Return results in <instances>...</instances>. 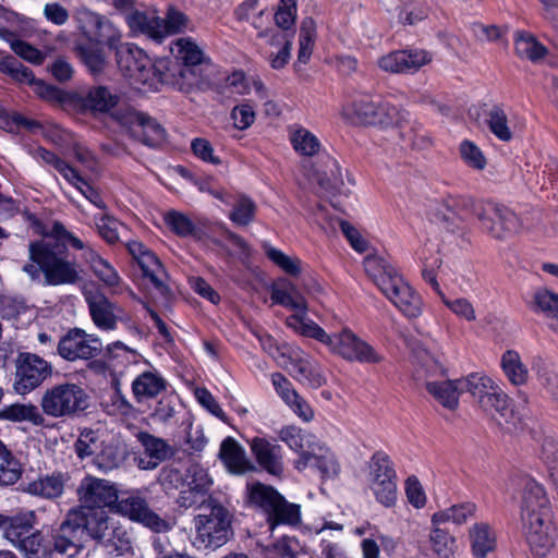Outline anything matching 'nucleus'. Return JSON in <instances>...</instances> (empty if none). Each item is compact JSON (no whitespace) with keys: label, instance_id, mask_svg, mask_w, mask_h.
I'll list each match as a JSON object with an SVG mask.
<instances>
[{"label":"nucleus","instance_id":"obj_14","mask_svg":"<svg viewBox=\"0 0 558 558\" xmlns=\"http://www.w3.org/2000/svg\"><path fill=\"white\" fill-rule=\"evenodd\" d=\"M80 507L72 510H112L118 501V488L114 483L96 476H85L77 488Z\"/></svg>","mask_w":558,"mask_h":558},{"label":"nucleus","instance_id":"obj_5","mask_svg":"<svg viewBox=\"0 0 558 558\" xmlns=\"http://www.w3.org/2000/svg\"><path fill=\"white\" fill-rule=\"evenodd\" d=\"M82 515L83 534H88L109 553L123 554L130 548L128 532L108 514V510L88 511L77 510Z\"/></svg>","mask_w":558,"mask_h":558},{"label":"nucleus","instance_id":"obj_3","mask_svg":"<svg viewBox=\"0 0 558 558\" xmlns=\"http://www.w3.org/2000/svg\"><path fill=\"white\" fill-rule=\"evenodd\" d=\"M307 338L325 344L329 351L345 361L377 364L383 356L365 340L349 328L332 335L327 333L319 325H307Z\"/></svg>","mask_w":558,"mask_h":558},{"label":"nucleus","instance_id":"obj_36","mask_svg":"<svg viewBox=\"0 0 558 558\" xmlns=\"http://www.w3.org/2000/svg\"><path fill=\"white\" fill-rule=\"evenodd\" d=\"M501 369L513 386H523L529 381L530 372L522 362L520 354L514 350H507L500 360Z\"/></svg>","mask_w":558,"mask_h":558},{"label":"nucleus","instance_id":"obj_33","mask_svg":"<svg viewBox=\"0 0 558 558\" xmlns=\"http://www.w3.org/2000/svg\"><path fill=\"white\" fill-rule=\"evenodd\" d=\"M166 389V380L156 372H144L132 381V392L137 402L156 398Z\"/></svg>","mask_w":558,"mask_h":558},{"label":"nucleus","instance_id":"obj_40","mask_svg":"<svg viewBox=\"0 0 558 558\" xmlns=\"http://www.w3.org/2000/svg\"><path fill=\"white\" fill-rule=\"evenodd\" d=\"M29 154L34 159L45 165L51 166L57 170L69 183H77L78 172L66 161L62 160L52 151L47 150L44 147H35L29 150Z\"/></svg>","mask_w":558,"mask_h":558},{"label":"nucleus","instance_id":"obj_38","mask_svg":"<svg viewBox=\"0 0 558 558\" xmlns=\"http://www.w3.org/2000/svg\"><path fill=\"white\" fill-rule=\"evenodd\" d=\"M29 494L47 499L58 498L64 490V477L61 473H53L31 482L26 489Z\"/></svg>","mask_w":558,"mask_h":558},{"label":"nucleus","instance_id":"obj_16","mask_svg":"<svg viewBox=\"0 0 558 558\" xmlns=\"http://www.w3.org/2000/svg\"><path fill=\"white\" fill-rule=\"evenodd\" d=\"M101 350L100 338L81 328L70 329L57 344V353L68 362L92 360L98 356Z\"/></svg>","mask_w":558,"mask_h":558},{"label":"nucleus","instance_id":"obj_51","mask_svg":"<svg viewBox=\"0 0 558 558\" xmlns=\"http://www.w3.org/2000/svg\"><path fill=\"white\" fill-rule=\"evenodd\" d=\"M94 222L98 234L109 244H114L120 240V229L124 226L114 217L107 213L96 215Z\"/></svg>","mask_w":558,"mask_h":558},{"label":"nucleus","instance_id":"obj_27","mask_svg":"<svg viewBox=\"0 0 558 558\" xmlns=\"http://www.w3.org/2000/svg\"><path fill=\"white\" fill-rule=\"evenodd\" d=\"M250 448L258 465L267 473L280 476L283 473L282 447L266 438L254 437L250 440Z\"/></svg>","mask_w":558,"mask_h":558},{"label":"nucleus","instance_id":"obj_49","mask_svg":"<svg viewBox=\"0 0 558 558\" xmlns=\"http://www.w3.org/2000/svg\"><path fill=\"white\" fill-rule=\"evenodd\" d=\"M316 37V24L313 19L306 17L302 21L299 36V62L306 63L313 52Z\"/></svg>","mask_w":558,"mask_h":558},{"label":"nucleus","instance_id":"obj_59","mask_svg":"<svg viewBox=\"0 0 558 558\" xmlns=\"http://www.w3.org/2000/svg\"><path fill=\"white\" fill-rule=\"evenodd\" d=\"M263 250L266 256L278 267L289 275L296 276L301 271V260L286 255L282 251L274 247L269 243H263Z\"/></svg>","mask_w":558,"mask_h":558},{"label":"nucleus","instance_id":"obj_42","mask_svg":"<svg viewBox=\"0 0 558 558\" xmlns=\"http://www.w3.org/2000/svg\"><path fill=\"white\" fill-rule=\"evenodd\" d=\"M22 465L7 445L0 440V485L15 484L22 476Z\"/></svg>","mask_w":558,"mask_h":558},{"label":"nucleus","instance_id":"obj_2","mask_svg":"<svg viewBox=\"0 0 558 558\" xmlns=\"http://www.w3.org/2000/svg\"><path fill=\"white\" fill-rule=\"evenodd\" d=\"M364 268L367 276L404 316L416 318L422 314L421 296L385 258L367 256Z\"/></svg>","mask_w":558,"mask_h":558},{"label":"nucleus","instance_id":"obj_4","mask_svg":"<svg viewBox=\"0 0 558 558\" xmlns=\"http://www.w3.org/2000/svg\"><path fill=\"white\" fill-rule=\"evenodd\" d=\"M201 512L194 519L195 541L199 547L216 549L231 535V514L213 497L202 500Z\"/></svg>","mask_w":558,"mask_h":558},{"label":"nucleus","instance_id":"obj_9","mask_svg":"<svg viewBox=\"0 0 558 558\" xmlns=\"http://www.w3.org/2000/svg\"><path fill=\"white\" fill-rule=\"evenodd\" d=\"M112 117L131 136L146 146L158 147L166 141V130L162 125L156 119L133 107H120Z\"/></svg>","mask_w":558,"mask_h":558},{"label":"nucleus","instance_id":"obj_25","mask_svg":"<svg viewBox=\"0 0 558 558\" xmlns=\"http://www.w3.org/2000/svg\"><path fill=\"white\" fill-rule=\"evenodd\" d=\"M184 483L186 489L180 492L178 504L190 508L197 505L209 493L214 481L205 468L193 464L186 470Z\"/></svg>","mask_w":558,"mask_h":558},{"label":"nucleus","instance_id":"obj_23","mask_svg":"<svg viewBox=\"0 0 558 558\" xmlns=\"http://www.w3.org/2000/svg\"><path fill=\"white\" fill-rule=\"evenodd\" d=\"M522 522L525 541L535 556H546L555 545L553 515H545Z\"/></svg>","mask_w":558,"mask_h":558},{"label":"nucleus","instance_id":"obj_39","mask_svg":"<svg viewBox=\"0 0 558 558\" xmlns=\"http://www.w3.org/2000/svg\"><path fill=\"white\" fill-rule=\"evenodd\" d=\"M477 506L474 502L466 501L453 505L445 510L435 512L432 517V523L439 525L441 523L451 522L454 524H463L470 518L475 517Z\"/></svg>","mask_w":558,"mask_h":558},{"label":"nucleus","instance_id":"obj_19","mask_svg":"<svg viewBox=\"0 0 558 558\" xmlns=\"http://www.w3.org/2000/svg\"><path fill=\"white\" fill-rule=\"evenodd\" d=\"M75 17L81 32L90 41L107 45L116 50L119 48L121 33L108 19L86 8L78 9Z\"/></svg>","mask_w":558,"mask_h":558},{"label":"nucleus","instance_id":"obj_21","mask_svg":"<svg viewBox=\"0 0 558 558\" xmlns=\"http://www.w3.org/2000/svg\"><path fill=\"white\" fill-rule=\"evenodd\" d=\"M477 404L484 412L492 415L498 425L507 432H511L517 428L520 417L511 408L508 395L495 380L492 384V388L482 396V399Z\"/></svg>","mask_w":558,"mask_h":558},{"label":"nucleus","instance_id":"obj_17","mask_svg":"<svg viewBox=\"0 0 558 558\" xmlns=\"http://www.w3.org/2000/svg\"><path fill=\"white\" fill-rule=\"evenodd\" d=\"M117 63L121 73L133 85H147L154 75L149 57L134 44H121L117 48Z\"/></svg>","mask_w":558,"mask_h":558},{"label":"nucleus","instance_id":"obj_58","mask_svg":"<svg viewBox=\"0 0 558 558\" xmlns=\"http://www.w3.org/2000/svg\"><path fill=\"white\" fill-rule=\"evenodd\" d=\"M494 379L483 373H472L460 379L463 391H468L478 402L490 388Z\"/></svg>","mask_w":558,"mask_h":558},{"label":"nucleus","instance_id":"obj_64","mask_svg":"<svg viewBox=\"0 0 558 558\" xmlns=\"http://www.w3.org/2000/svg\"><path fill=\"white\" fill-rule=\"evenodd\" d=\"M487 123L492 133L500 141L508 142L512 138L507 116L501 108L494 107L489 111Z\"/></svg>","mask_w":558,"mask_h":558},{"label":"nucleus","instance_id":"obj_60","mask_svg":"<svg viewBox=\"0 0 558 558\" xmlns=\"http://www.w3.org/2000/svg\"><path fill=\"white\" fill-rule=\"evenodd\" d=\"M255 213V203L251 198L241 195L233 204V209L229 214V219L236 226H247L254 220Z\"/></svg>","mask_w":558,"mask_h":558},{"label":"nucleus","instance_id":"obj_53","mask_svg":"<svg viewBox=\"0 0 558 558\" xmlns=\"http://www.w3.org/2000/svg\"><path fill=\"white\" fill-rule=\"evenodd\" d=\"M0 71L22 84L32 86L36 81L32 70L24 66L12 56H7L0 60Z\"/></svg>","mask_w":558,"mask_h":558},{"label":"nucleus","instance_id":"obj_13","mask_svg":"<svg viewBox=\"0 0 558 558\" xmlns=\"http://www.w3.org/2000/svg\"><path fill=\"white\" fill-rule=\"evenodd\" d=\"M53 367L41 356L31 352H20L15 360L13 389L25 396L38 388L51 376Z\"/></svg>","mask_w":558,"mask_h":558},{"label":"nucleus","instance_id":"obj_45","mask_svg":"<svg viewBox=\"0 0 558 558\" xmlns=\"http://www.w3.org/2000/svg\"><path fill=\"white\" fill-rule=\"evenodd\" d=\"M126 22L133 31L141 32L156 41H159L157 31L160 27V17L154 12L132 11L126 16Z\"/></svg>","mask_w":558,"mask_h":558},{"label":"nucleus","instance_id":"obj_43","mask_svg":"<svg viewBox=\"0 0 558 558\" xmlns=\"http://www.w3.org/2000/svg\"><path fill=\"white\" fill-rule=\"evenodd\" d=\"M531 308L535 313H541L551 319L550 327L554 329L558 325V293L547 289H538L533 294Z\"/></svg>","mask_w":558,"mask_h":558},{"label":"nucleus","instance_id":"obj_37","mask_svg":"<svg viewBox=\"0 0 558 558\" xmlns=\"http://www.w3.org/2000/svg\"><path fill=\"white\" fill-rule=\"evenodd\" d=\"M34 524L35 514L33 511L20 512L10 518L4 517V537L13 545H16L25 536L29 535L28 532L33 529Z\"/></svg>","mask_w":558,"mask_h":558},{"label":"nucleus","instance_id":"obj_46","mask_svg":"<svg viewBox=\"0 0 558 558\" xmlns=\"http://www.w3.org/2000/svg\"><path fill=\"white\" fill-rule=\"evenodd\" d=\"M171 50L183 65H198L205 61L204 51L190 37L179 38Z\"/></svg>","mask_w":558,"mask_h":558},{"label":"nucleus","instance_id":"obj_62","mask_svg":"<svg viewBox=\"0 0 558 558\" xmlns=\"http://www.w3.org/2000/svg\"><path fill=\"white\" fill-rule=\"evenodd\" d=\"M124 456V450L119 446L112 442L105 444L97 456V465L105 472L111 471L122 464Z\"/></svg>","mask_w":558,"mask_h":558},{"label":"nucleus","instance_id":"obj_29","mask_svg":"<svg viewBox=\"0 0 558 558\" xmlns=\"http://www.w3.org/2000/svg\"><path fill=\"white\" fill-rule=\"evenodd\" d=\"M136 438L143 446L148 458V460H146V458L138 459V468L143 470L156 469L162 461L172 456L170 445L162 438L156 437L146 432H140L136 435Z\"/></svg>","mask_w":558,"mask_h":558},{"label":"nucleus","instance_id":"obj_35","mask_svg":"<svg viewBox=\"0 0 558 558\" xmlns=\"http://www.w3.org/2000/svg\"><path fill=\"white\" fill-rule=\"evenodd\" d=\"M427 391L438 401L442 407L454 410L459 405V396L463 392V387L458 380H439L427 381Z\"/></svg>","mask_w":558,"mask_h":558},{"label":"nucleus","instance_id":"obj_10","mask_svg":"<svg viewBox=\"0 0 558 558\" xmlns=\"http://www.w3.org/2000/svg\"><path fill=\"white\" fill-rule=\"evenodd\" d=\"M271 300L274 303L295 312L287 318L286 324L300 336L307 337V331H305L307 325H317L307 315L308 307L306 299L290 280L282 279L272 286Z\"/></svg>","mask_w":558,"mask_h":558},{"label":"nucleus","instance_id":"obj_63","mask_svg":"<svg viewBox=\"0 0 558 558\" xmlns=\"http://www.w3.org/2000/svg\"><path fill=\"white\" fill-rule=\"evenodd\" d=\"M430 542L434 551L444 558L450 557L457 548L456 538L438 525L430 533Z\"/></svg>","mask_w":558,"mask_h":558},{"label":"nucleus","instance_id":"obj_1","mask_svg":"<svg viewBox=\"0 0 558 558\" xmlns=\"http://www.w3.org/2000/svg\"><path fill=\"white\" fill-rule=\"evenodd\" d=\"M40 240L29 244V259L23 266V271L33 280H39L44 275L47 284H72L80 279L77 264L68 258V244L53 239Z\"/></svg>","mask_w":558,"mask_h":558},{"label":"nucleus","instance_id":"obj_15","mask_svg":"<svg viewBox=\"0 0 558 558\" xmlns=\"http://www.w3.org/2000/svg\"><path fill=\"white\" fill-rule=\"evenodd\" d=\"M477 219L486 232L500 240L523 229L520 218L511 209L492 202L478 206Z\"/></svg>","mask_w":558,"mask_h":558},{"label":"nucleus","instance_id":"obj_56","mask_svg":"<svg viewBox=\"0 0 558 558\" xmlns=\"http://www.w3.org/2000/svg\"><path fill=\"white\" fill-rule=\"evenodd\" d=\"M165 222L172 232L181 238L196 236L198 229L195 223L180 211H169L165 215Z\"/></svg>","mask_w":558,"mask_h":558},{"label":"nucleus","instance_id":"obj_44","mask_svg":"<svg viewBox=\"0 0 558 558\" xmlns=\"http://www.w3.org/2000/svg\"><path fill=\"white\" fill-rule=\"evenodd\" d=\"M14 546L25 558H51L53 553L50 539L46 541L38 531L25 536L23 541Z\"/></svg>","mask_w":558,"mask_h":558},{"label":"nucleus","instance_id":"obj_52","mask_svg":"<svg viewBox=\"0 0 558 558\" xmlns=\"http://www.w3.org/2000/svg\"><path fill=\"white\" fill-rule=\"evenodd\" d=\"M515 51L520 57L530 59L531 61H537L542 59L547 50L538 43L534 37L524 33H518L515 35Z\"/></svg>","mask_w":558,"mask_h":558},{"label":"nucleus","instance_id":"obj_6","mask_svg":"<svg viewBox=\"0 0 558 558\" xmlns=\"http://www.w3.org/2000/svg\"><path fill=\"white\" fill-rule=\"evenodd\" d=\"M39 405L43 415L52 418L74 417L87 408V395L77 384L62 383L48 388Z\"/></svg>","mask_w":558,"mask_h":558},{"label":"nucleus","instance_id":"obj_31","mask_svg":"<svg viewBox=\"0 0 558 558\" xmlns=\"http://www.w3.org/2000/svg\"><path fill=\"white\" fill-rule=\"evenodd\" d=\"M471 553L475 558H486L497 548V534L486 522H476L469 529Z\"/></svg>","mask_w":558,"mask_h":558},{"label":"nucleus","instance_id":"obj_28","mask_svg":"<svg viewBox=\"0 0 558 558\" xmlns=\"http://www.w3.org/2000/svg\"><path fill=\"white\" fill-rule=\"evenodd\" d=\"M293 377L312 388H319L325 384V378L317 361L301 348L295 347L290 352Z\"/></svg>","mask_w":558,"mask_h":558},{"label":"nucleus","instance_id":"obj_26","mask_svg":"<svg viewBox=\"0 0 558 558\" xmlns=\"http://www.w3.org/2000/svg\"><path fill=\"white\" fill-rule=\"evenodd\" d=\"M294 468L300 472L307 468H315L323 478H333L340 471V465L335 454L319 442L312 450L302 453L294 461Z\"/></svg>","mask_w":558,"mask_h":558},{"label":"nucleus","instance_id":"obj_47","mask_svg":"<svg viewBox=\"0 0 558 558\" xmlns=\"http://www.w3.org/2000/svg\"><path fill=\"white\" fill-rule=\"evenodd\" d=\"M290 141L295 151L303 156H314L320 149L319 140L303 126L296 125L291 130Z\"/></svg>","mask_w":558,"mask_h":558},{"label":"nucleus","instance_id":"obj_7","mask_svg":"<svg viewBox=\"0 0 558 558\" xmlns=\"http://www.w3.org/2000/svg\"><path fill=\"white\" fill-rule=\"evenodd\" d=\"M49 238L56 239L70 247L81 251V257L88 265L94 276L108 288H114L121 282L117 269L90 245L85 243L73 232L68 230L63 223L54 222L49 231Z\"/></svg>","mask_w":558,"mask_h":558},{"label":"nucleus","instance_id":"obj_54","mask_svg":"<svg viewBox=\"0 0 558 558\" xmlns=\"http://www.w3.org/2000/svg\"><path fill=\"white\" fill-rule=\"evenodd\" d=\"M108 363L112 367H117L121 364L138 363L141 354L125 345L121 341L109 343L106 348Z\"/></svg>","mask_w":558,"mask_h":558},{"label":"nucleus","instance_id":"obj_30","mask_svg":"<svg viewBox=\"0 0 558 558\" xmlns=\"http://www.w3.org/2000/svg\"><path fill=\"white\" fill-rule=\"evenodd\" d=\"M219 458L232 474L241 475L255 470V465L246 457L244 448L232 437L222 440Z\"/></svg>","mask_w":558,"mask_h":558},{"label":"nucleus","instance_id":"obj_8","mask_svg":"<svg viewBox=\"0 0 558 558\" xmlns=\"http://www.w3.org/2000/svg\"><path fill=\"white\" fill-rule=\"evenodd\" d=\"M368 487L375 499L386 508L396 505L398 498L397 474L387 453L377 451L368 463Z\"/></svg>","mask_w":558,"mask_h":558},{"label":"nucleus","instance_id":"obj_18","mask_svg":"<svg viewBox=\"0 0 558 558\" xmlns=\"http://www.w3.org/2000/svg\"><path fill=\"white\" fill-rule=\"evenodd\" d=\"M114 509L120 514L156 533H166L171 529L170 522L151 510L146 499L138 492H132L121 498L118 497Z\"/></svg>","mask_w":558,"mask_h":558},{"label":"nucleus","instance_id":"obj_61","mask_svg":"<svg viewBox=\"0 0 558 558\" xmlns=\"http://www.w3.org/2000/svg\"><path fill=\"white\" fill-rule=\"evenodd\" d=\"M0 126L8 132H16L20 129L37 132L41 129V124L36 120L27 119L17 112L4 111H0Z\"/></svg>","mask_w":558,"mask_h":558},{"label":"nucleus","instance_id":"obj_41","mask_svg":"<svg viewBox=\"0 0 558 558\" xmlns=\"http://www.w3.org/2000/svg\"><path fill=\"white\" fill-rule=\"evenodd\" d=\"M279 439L291 450L299 453V457L307 450L315 448V445L318 442L315 436L294 426H286L281 428L279 432Z\"/></svg>","mask_w":558,"mask_h":558},{"label":"nucleus","instance_id":"obj_24","mask_svg":"<svg viewBox=\"0 0 558 558\" xmlns=\"http://www.w3.org/2000/svg\"><path fill=\"white\" fill-rule=\"evenodd\" d=\"M521 521L553 515L544 487L531 477L521 480Z\"/></svg>","mask_w":558,"mask_h":558},{"label":"nucleus","instance_id":"obj_50","mask_svg":"<svg viewBox=\"0 0 558 558\" xmlns=\"http://www.w3.org/2000/svg\"><path fill=\"white\" fill-rule=\"evenodd\" d=\"M189 27L187 16L175 9H169L166 19L160 17V27L157 31L159 41L166 36L182 33Z\"/></svg>","mask_w":558,"mask_h":558},{"label":"nucleus","instance_id":"obj_12","mask_svg":"<svg viewBox=\"0 0 558 558\" xmlns=\"http://www.w3.org/2000/svg\"><path fill=\"white\" fill-rule=\"evenodd\" d=\"M82 515L76 510H70L64 519L49 530L52 550L68 558H76L84 549Z\"/></svg>","mask_w":558,"mask_h":558},{"label":"nucleus","instance_id":"obj_55","mask_svg":"<svg viewBox=\"0 0 558 558\" xmlns=\"http://www.w3.org/2000/svg\"><path fill=\"white\" fill-rule=\"evenodd\" d=\"M404 119L405 113L403 111L387 101L379 100L371 125L388 128L399 125Z\"/></svg>","mask_w":558,"mask_h":558},{"label":"nucleus","instance_id":"obj_48","mask_svg":"<svg viewBox=\"0 0 558 558\" xmlns=\"http://www.w3.org/2000/svg\"><path fill=\"white\" fill-rule=\"evenodd\" d=\"M136 262L142 269L143 276L149 279L156 289H158L160 292H163V279L166 275L159 259L155 256V254L148 251Z\"/></svg>","mask_w":558,"mask_h":558},{"label":"nucleus","instance_id":"obj_34","mask_svg":"<svg viewBox=\"0 0 558 558\" xmlns=\"http://www.w3.org/2000/svg\"><path fill=\"white\" fill-rule=\"evenodd\" d=\"M0 421L12 423L29 422L35 426L45 425V416L33 403H12L0 409Z\"/></svg>","mask_w":558,"mask_h":558},{"label":"nucleus","instance_id":"obj_11","mask_svg":"<svg viewBox=\"0 0 558 558\" xmlns=\"http://www.w3.org/2000/svg\"><path fill=\"white\" fill-rule=\"evenodd\" d=\"M251 501L268 512L271 526L276 524L295 525L300 522V506L288 502L276 489L260 483L252 485Z\"/></svg>","mask_w":558,"mask_h":558},{"label":"nucleus","instance_id":"obj_32","mask_svg":"<svg viewBox=\"0 0 558 558\" xmlns=\"http://www.w3.org/2000/svg\"><path fill=\"white\" fill-rule=\"evenodd\" d=\"M118 95L105 86H94L77 95L81 107L93 112H108L118 105Z\"/></svg>","mask_w":558,"mask_h":558},{"label":"nucleus","instance_id":"obj_20","mask_svg":"<svg viewBox=\"0 0 558 558\" xmlns=\"http://www.w3.org/2000/svg\"><path fill=\"white\" fill-rule=\"evenodd\" d=\"M441 265L438 254L425 258L422 267L423 279L432 286L441 302L460 319L472 323L476 320V312L470 300L466 298L447 296L437 281V269Z\"/></svg>","mask_w":558,"mask_h":558},{"label":"nucleus","instance_id":"obj_57","mask_svg":"<svg viewBox=\"0 0 558 558\" xmlns=\"http://www.w3.org/2000/svg\"><path fill=\"white\" fill-rule=\"evenodd\" d=\"M271 45H282V47L278 50L277 53H271L269 56V62L272 69L280 70L282 69L290 60L291 49H292V40L291 38L280 32H272L270 41Z\"/></svg>","mask_w":558,"mask_h":558},{"label":"nucleus","instance_id":"obj_22","mask_svg":"<svg viewBox=\"0 0 558 558\" xmlns=\"http://www.w3.org/2000/svg\"><path fill=\"white\" fill-rule=\"evenodd\" d=\"M84 299L88 305L93 323L100 330H114L120 318V310L98 288H85Z\"/></svg>","mask_w":558,"mask_h":558}]
</instances>
